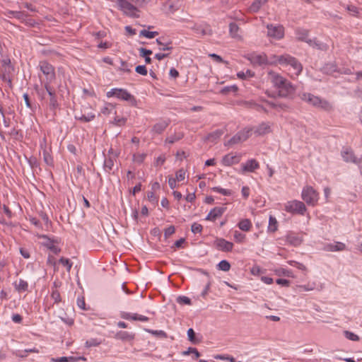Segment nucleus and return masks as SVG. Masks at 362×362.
<instances>
[{"mask_svg": "<svg viewBox=\"0 0 362 362\" xmlns=\"http://www.w3.org/2000/svg\"><path fill=\"white\" fill-rule=\"evenodd\" d=\"M223 134L222 130H216L214 132H211L209 134L208 139H216L219 138Z\"/></svg>", "mask_w": 362, "mask_h": 362, "instance_id": "nucleus-60", "label": "nucleus"}, {"mask_svg": "<svg viewBox=\"0 0 362 362\" xmlns=\"http://www.w3.org/2000/svg\"><path fill=\"white\" fill-rule=\"evenodd\" d=\"M288 263L290 265L293 266V267L298 268L300 270H302V271H305L306 270V267L303 264H302V263L296 262L294 260H290V261L288 262Z\"/></svg>", "mask_w": 362, "mask_h": 362, "instance_id": "nucleus-53", "label": "nucleus"}, {"mask_svg": "<svg viewBox=\"0 0 362 362\" xmlns=\"http://www.w3.org/2000/svg\"><path fill=\"white\" fill-rule=\"evenodd\" d=\"M43 154V160L45 163L49 165V166H53L54 165V160L51 154L47 151V148H44V151L42 152Z\"/></svg>", "mask_w": 362, "mask_h": 362, "instance_id": "nucleus-33", "label": "nucleus"}, {"mask_svg": "<svg viewBox=\"0 0 362 362\" xmlns=\"http://www.w3.org/2000/svg\"><path fill=\"white\" fill-rule=\"evenodd\" d=\"M107 98L115 97L120 100L129 102L131 105H136V98L127 90L124 88H114L107 92Z\"/></svg>", "mask_w": 362, "mask_h": 362, "instance_id": "nucleus-6", "label": "nucleus"}, {"mask_svg": "<svg viewBox=\"0 0 362 362\" xmlns=\"http://www.w3.org/2000/svg\"><path fill=\"white\" fill-rule=\"evenodd\" d=\"M346 248L344 243L341 242H335L334 243H329L324 246V250L327 252H338L343 251Z\"/></svg>", "mask_w": 362, "mask_h": 362, "instance_id": "nucleus-22", "label": "nucleus"}, {"mask_svg": "<svg viewBox=\"0 0 362 362\" xmlns=\"http://www.w3.org/2000/svg\"><path fill=\"white\" fill-rule=\"evenodd\" d=\"M252 76L253 74L250 70H247L245 72L240 71L237 74V76L240 79H245L248 77H252Z\"/></svg>", "mask_w": 362, "mask_h": 362, "instance_id": "nucleus-52", "label": "nucleus"}, {"mask_svg": "<svg viewBox=\"0 0 362 362\" xmlns=\"http://www.w3.org/2000/svg\"><path fill=\"white\" fill-rule=\"evenodd\" d=\"M135 71L136 73L142 75V76H146L147 75V69L145 65H139L136 67Z\"/></svg>", "mask_w": 362, "mask_h": 362, "instance_id": "nucleus-58", "label": "nucleus"}, {"mask_svg": "<svg viewBox=\"0 0 362 362\" xmlns=\"http://www.w3.org/2000/svg\"><path fill=\"white\" fill-rule=\"evenodd\" d=\"M268 0H255L251 4L250 10L251 12L256 13Z\"/></svg>", "mask_w": 362, "mask_h": 362, "instance_id": "nucleus-31", "label": "nucleus"}, {"mask_svg": "<svg viewBox=\"0 0 362 362\" xmlns=\"http://www.w3.org/2000/svg\"><path fill=\"white\" fill-rule=\"evenodd\" d=\"M274 272L278 276L293 277L292 271L285 269V268H283V267H279V268L274 269Z\"/></svg>", "mask_w": 362, "mask_h": 362, "instance_id": "nucleus-34", "label": "nucleus"}, {"mask_svg": "<svg viewBox=\"0 0 362 362\" xmlns=\"http://www.w3.org/2000/svg\"><path fill=\"white\" fill-rule=\"evenodd\" d=\"M137 313H131L127 312H122L121 317L127 320H137Z\"/></svg>", "mask_w": 362, "mask_h": 362, "instance_id": "nucleus-43", "label": "nucleus"}, {"mask_svg": "<svg viewBox=\"0 0 362 362\" xmlns=\"http://www.w3.org/2000/svg\"><path fill=\"white\" fill-rule=\"evenodd\" d=\"M115 158L114 157H105L103 164L104 170L110 173L114 167Z\"/></svg>", "mask_w": 362, "mask_h": 362, "instance_id": "nucleus-27", "label": "nucleus"}, {"mask_svg": "<svg viewBox=\"0 0 362 362\" xmlns=\"http://www.w3.org/2000/svg\"><path fill=\"white\" fill-rule=\"evenodd\" d=\"M276 62L286 66H290L293 71L291 72L292 76H298L303 69L301 64L293 57L289 54H283L277 57Z\"/></svg>", "mask_w": 362, "mask_h": 362, "instance_id": "nucleus-3", "label": "nucleus"}, {"mask_svg": "<svg viewBox=\"0 0 362 362\" xmlns=\"http://www.w3.org/2000/svg\"><path fill=\"white\" fill-rule=\"evenodd\" d=\"M300 98L302 100L317 108H320L325 110H329L332 108V105L328 101L322 100L320 97L309 93H302L300 95Z\"/></svg>", "mask_w": 362, "mask_h": 362, "instance_id": "nucleus-5", "label": "nucleus"}, {"mask_svg": "<svg viewBox=\"0 0 362 362\" xmlns=\"http://www.w3.org/2000/svg\"><path fill=\"white\" fill-rule=\"evenodd\" d=\"M218 269L223 272H228L230 269V264L227 260H221L217 264Z\"/></svg>", "mask_w": 362, "mask_h": 362, "instance_id": "nucleus-40", "label": "nucleus"}, {"mask_svg": "<svg viewBox=\"0 0 362 362\" xmlns=\"http://www.w3.org/2000/svg\"><path fill=\"white\" fill-rule=\"evenodd\" d=\"M202 230H203L202 226L198 223H194L192 225L191 230L194 234L201 233Z\"/></svg>", "mask_w": 362, "mask_h": 362, "instance_id": "nucleus-50", "label": "nucleus"}, {"mask_svg": "<svg viewBox=\"0 0 362 362\" xmlns=\"http://www.w3.org/2000/svg\"><path fill=\"white\" fill-rule=\"evenodd\" d=\"M165 161V156L161 155L156 158V160L155 161V165L156 166H160L164 164Z\"/></svg>", "mask_w": 362, "mask_h": 362, "instance_id": "nucleus-64", "label": "nucleus"}, {"mask_svg": "<svg viewBox=\"0 0 362 362\" xmlns=\"http://www.w3.org/2000/svg\"><path fill=\"white\" fill-rule=\"evenodd\" d=\"M59 263L66 268L67 272H70L73 263L67 258L61 257L59 260Z\"/></svg>", "mask_w": 362, "mask_h": 362, "instance_id": "nucleus-46", "label": "nucleus"}, {"mask_svg": "<svg viewBox=\"0 0 362 362\" xmlns=\"http://www.w3.org/2000/svg\"><path fill=\"white\" fill-rule=\"evenodd\" d=\"M156 42L160 46L159 48L160 50L165 51L173 49V47L170 46V42H163L161 38H158L156 39Z\"/></svg>", "mask_w": 362, "mask_h": 362, "instance_id": "nucleus-35", "label": "nucleus"}, {"mask_svg": "<svg viewBox=\"0 0 362 362\" xmlns=\"http://www.w3.org/2000/svg\"><path fill=\"white\" fill-rule=\"evenodd\" d=\"M144 331L148 333H150L154 336L160 337V338H166L167 337L166 333L163 330H153V329H144Z\"/></svg>", "mask_w": 362, "mask_h": 362, "instance_id": "nucleus-38", "label": "nucleus"}, {"mask_svg": "<svg viewBox=\"0 0 362 362\" xmlns=\"http://www.w3.org/2000/svg\"><path fill=\"white\" fill-rule=\"evenodd\" d=\"M77 305L81 310H86L85 300H84V298L83 296H81V297L78 296V298H77Z\"/></svg>", "mask_w": 362, "mask_h": 362, "instance_id": "nucleus-61", "label": "nucleus"}, {"mask_svg": "<svg viewBox=\"0 0 362 362\" xmlns=\"http://www.w3.org/2000/svg\"><path fill=\"white\" fill-rule=\"evenodd\" d=\"M185 174H186V172L184 169H180L175 173V177H176L175 179L177 181H182L185 178Z\"/></svg>", "mask_w": 362, "mask_h": 362, "instance_id": "nucleus-56", "label": "nucleus"}, {"mask_svg": "<svg viewBox=\"0 0 362 362\" xmlns=\"http://www.w3.org/2000/svg\"><path fill=\"white\" fill-rule=\"evenodd\" d=\"M44 88L50 98V99H49L50 108L52 110H55L58 107L59 104L57 102V96H56L54 90L51 87V86H44Z\"/></svg>", "mask_w": 362, "mask_h": 362, "instance_id": "nucleus-20", "label": "nucleus"}, {"mask_svg": "<svg viewBox=\"0 0 362 362\" xmlns=\"http://www.w3.org/2000/svg\"><path fill=\"white\" fill-rule=\"evenodd\" d=\"M37 67L45 77L44 81L42 82L43 86H51V83L56 79L54 67L45 60L40 61Z\"/></svg>", "mask_w": 362, "mask_h": 362, "instance_id": "nucleus-4", "label": "nucleus"}, {"mask_svg": "<svg viewBox=\"0 0 362 362\" xmlns=\"http://www.w3.org/2000/svg\"><path fill=\"white\" fill-rule=\"evenodd\" d=\"M35 90L37 92V96L40 100H44L46 95V90L43 89H39L37 87L35 88Z\"/></svg>", "mask_w": 362, "mask_h": 362, "instance_id": "nucleus-63", "label": "nucleus"}, {"mask_svg": "<svg viewBox=\"0 0 362 362\" xmlns=\"http://www.w3.org/2000/svg\"><path fill=\"white\" fill-rule=\"evenodd\" d=\"M238 88L236 85H232V86H228L224 87L222 89V93H227L229 92L236 93L238 91Z\"/></svg>", "mask_w": 362, "mask_h": 362, "instance_id": "nucleus-57", "label": "nucleus"}, {"mask_svg": "<svg viewBox=\"0 0 362 362\" xmlns=\"http://www.w3.org/2000/svg\"><path fill=\"white\" fill-rule=\"evenodd\" d=\"M168 124L169 122L168 121L160 120L153 125L152 132L154 134H160L167 128Z\"/></svg>", "mask_w": 362, "mask_h": 362, "instance_id": "nucleus-25", "label": "nucleus"}, {"mask_svg": "<svg viewBox=\"0 0 362 362\" xmlns=\"http://www.w3.org/2000/svg\"><path fill=\"white\" fill-rule=\"evenodd\" d=\"M286 240L290 245H293V246H298L302 243V239L299 236H298L292 233H290L286 235Z\"/></svg>", "mask_w": 362, "mask_h": 362, "instance_id": "nucleus-26", "label": "nucleus"}, {"mask_svg": "<svg viewBox=\"0 0 362 362\" xmlns=\"http://www.w3.org/2000/svg\"><path fill=\"white\" fill-rule=\"evenodd\" d=\"M284 210L288 213L303 215L306 211L305 204L298 200L287 202L284 205Z\"/></svg>", "mask_w": 362, "mask_h": 362, "instance_id": "nucleus-9", "label": "nucleus"}, {"mask_svg": "<svg viewBox=\"0 0 362 362\" xmlns=\"http://www.w3.org/2000/svg\"><path fill=\"white\" fill-rule=\"evenodd\" d=\"M226 209V207H214L209 211L205 219L206 221H215L216 218L223 215Z\"/></svg>", "mask_w": 362, "mask_h": 362, "instance_id": "nucleus-19", "label": "nucleus"}, {"mask_svg": "<svg viewBox=\"0 0 362 362\" xmlns=\"http://www.w3.org/2000/svg\"><path fill=\"white\" fill-rule=\"evenodd\" d=\"M324 71L327 74H332L337 71L336 66L332 64H326L324 68Z\"/></svg>", "mask_w": 362, "mask_h": 362, "instance_id": "nucleus-54", "label": "nucleus"}, {"mask_svg": "<svg viewBox=\"0 0 362 362\" xmlns=\"http://www.w3.org/2000/svg\"><path fill=\"white\" fill-rule=\"evenodd\" d=\"M268 78L280 96L286 97L294 91L292 84L279 74L271 71L268 72Z\"/></svg>", "mask_w": 362, "mask_h": 362, "instance_id": "nucleus-1", "label": "nucleus"}, {"mask_svg": "<svg viewBox=\"0 0 362 362\" xmlns=\"http://www.w3.org/2000/svg\"><path fill=\"white\" fill-rule=\"evenodd\" d=\"M239 27L235 23H230L229 24V33L233 38H239L238 35Z\"/></svg>", "mask_w": 362, "mask_h": 362, "instance_id": "nucleus-32", "label": "nucleus"}, {"mask_svg": "<svg viewBox=\"0 0 362 362\" xmlns=\"http://www.w3.org/2000/svg\"><path fill=\"white\" fill-rule=\"evenodd\" d=\"M135 333L127 331H118L115 333L114 338L123 342H132L135 339Z\"/></svg>", "mask_w": 362, "mask_h": 362, "instance_id": "nucleus-16", "label": "nucleus"}, {"mask_svg": "<svg viewBox=\"0 0 362 362\" xmlns=\"http://www.w3.org/2000/svg\"><path fill=\"white\" fill-rule=\"evenodd\" d=\"M113 112H115V106L111 103H107L100 110V112L105 115H109Z\"/></svg>", "mask_w": 362, "mask_h": 362, "instance_id": "nucleus-36", "label": "nucleus"}, {"mask_svg": "<svg viewBox=\"0 0 362 362\" xmlns=\"http://www.w3.org/2000/svg\"><path fill=\"white\" fill-rule=\"evenodd\" d=\"M187 337L189 340L193 344H197L200 341L195 336V332L192 328H189L187 330Z\"/></svg>", "mask_w": 362, "mask_h": 362, "instance_id": "nucleus-45", "label": "nucleus"}, {"mask_svg": "<svg viewBox=\"0 0 362 362\" xmlns=\"http://www.w3.org/2000/svg\"><path fill=\"white\" fill-rule=\"evenodd\" d=\"M251 131L252 129L250 128H245L240 131L228 141V143L230 144H236L247 140L250 135Z\"/></svg>", "mask_w": 362, "mask_h": 362, "instance_id": "nucleus-13", "label": "nucleus"}, {"mask_svg": "<svg viewBox=\"0 0 362 362\" xmlns=\"http://www.w3.org/2000/svg\"><path fill=\"white\" fill-rule=\"evenodd\" d=\"M146 156V153H136L133 156V160L137 163H141Z\"/></svg>", "mask_w": 362, "mask_h": 362, "instance_id": "nucleus-49", "label": "nucleus"}, {"mask_svg": "<svg viewBox=\"0 0 362 362\" xmlns=\"http://www.w3.org/2000/svg\"><path fill=\"white\" fill-rule=\"evenodd\" d=\"M267 28V36L270 38L279 40L284 36V28L281 25L268 24Z\"/></svg>", "mask_w": 362, "mask_h": 362, "instance_id": "nucleus-10", "label": "nucleus"}, {"mask_svg": "<svg viewBox=\"0 0 362 362\" xmlns=\"http://www.w3.org/2000/svg\"><path fill=\"white\" fill-rule=\"evenodd\" d=\"M211 191L220 193L224 196H230L232 194V191L230 189H224L221 187H214L211 188Z\"/></svg>", "mask_w": 362, "mask_h": 362, "instance_id": "nucleus-37", "label": "nucleus"}, {"mask_svg": "<svg viewBox=\"0 0 362 362\" xmlns=\"http://www.w3.org/2000/svg\"><path fill=\"white\" fill-rule=\"evenodd\" d=\"M8 18H15L21 22H25L27 14L23 11H8L6 13Z\"/></svg>", "mask_w": 362, "mask_h": 362, "instance_id": "nucleus-24", "label": "nucleus"}, {"mask_svg": "<svg viewBox=\"0 0 362 362\" xmlns=\"http://www.w3.org/2000/svg\"><path fill=\"white\" fill-rule=\"evenodd\" d=\"M175 231V228L173 226H170L169 227H168L167 228H165V232H164V236L165 237V238H168V237H170V235H172Z\"/></svg>", "mask_w": 362, "mask_h": 362, "instance_id": "nucleus-62", "label": "nucleus"}, {"mask_svg": "<svg viewBox=\"0 0 362 362\" xmlns=\"http://www.w3.org/2000/svg\"><path fill=\"white\" fill-rule=\"evenodd\" d=\"M271 132V125L268 122H262L256 127L255 134L257 136L264 135Z\"/></svg>", "mask_w": 362, "mask_h": 362, "instance_id": "nucleus-23", "label": "nucleus"}, {"mask_svg": "<svg viewBox=\"0 0 362 362\" xmlns=\"http://www.w3.org/2000/svg\"><path fill=\"white\" fill-rule=\"evenodd\" d=\"M259 168V163L253 158L247 160L245 163H242L241 165V170L243 173H252Z\"/></svg>", "mask_w": 362, "mask_h": 362, "instance_id": "nucleus-17", "label": "nucleus"}, {"mask_svg": "<svg viewBox=\"0 0 362 362\" xmlns=\"http://www.w3.org/2000/svg\"><path fill=\"white\" fill-rule=\"evenodd\" d=\"M100 344V341L97 339H90L86 341V346L88 348L97 346Z\"/></svg>", "mask_w": 362, "mask_h": 362, "instance_id": "nucleus-55", "label": "nucleus"}, {"mask_svg": "<svg viewBox=\"0 0 362 362\" xmlns=\"http://www.w3.org/2000/svg\"><path fill=\"white\" fill-rule=\"evenodd\" d=\"M216 247L223 252H230L233 248V243L223 238H218L215 241Z\"/></svg>", "mask_w": 362, "mask_h": 362, "instance_id": "nucleus-18", "label": "nucleus"}, {"mask_svg": "<svg viewBox=\"0 0 362 362\" xmlns=\"http://www.w3.org/2000/svg\"><path fill=\"white\" fill-rule=\"evenodd\" d=\"M278 222L275 217L270 216L269 218L268 232L274 233L277 230Z\"/></svg>", "mask_w": 362, "mask_h": 362, "instance_id": "nucleus-30", "label": "nucleus"}, {"mask_svg": "<svg viewBox=\"0 0 362 362\" xmlns=\"http://www.w3.org/2000/svg\"><path fill=\"white\" fill-rule=\"evenodd\" d=\"M158 35V33L156 31H148L146 30H142L140 31V33H139L140 36H144L148 39H153Z\"/></svg>", "mask_w": 362, "mask_h": 362, "instance_id": "nucleus-39", "label": "nucleus"}, {"mask_svg": "<svg viewBox=\"0 0 362 362\" xmlns=\"http://www.w3.org/2000/svg\"><path fill=\"white\" fill-rule=\"evenodd\" d=\"M247 58L254 65L260 66L267 63V57L264 53H250Z\"/></svg>", "mask_w": 362, "mask_h": 362, "instance_id": "nucleus-14", "label": "nucleus"}, {"mask_svg": "<svg viewBox=\"0 0 362 362\" xmlns=\"http://www.w3.org/2000/svg\"><path fill=\"white\" fill-rule=\"evenodd\" d=\"M41 238L43 239V241L42 243L43 246L46 247L54 254H58L59 252H60L61 250L57 246V242L56 240L48 238L45 235H42Z\"/></svg>", "mask_w": 362, "mask_h": 362, "instance_id": "nucleus-15", "label": "nucleus"}, {"mask_svg": "<svg viewBox=\"0 0 362 362\" xmlns=\"http://www.w3.org/2000/svg\"><path fill=\"white\" fill-rule=\"evenodd\" d=\"M233 238L236 243H242L245 240V235L238 230H235L233 233Z\"/></svg>", "mask_w": 362, "mask_h": 362, "instance_id": "nucleus-41", "label": "nucleus"}, {"mask_svg": "<svg viewBox=\"0 0 362 362\" xmlns=\"http://www.w3.org/2000/svg\"><path fill=\"white\" fill-rule=\"evenodd\" d=\"M302 199L308 205L314 206L319 200V193L311 186L303 187L301 192Z\"/></svg>", "mask_w": 362, "mask_h": 362, "instance_id": "nucleus-7", "label": "nucleus"}, {"mask_svg": "<svg viewBox=\"0 0 362 362\" xmlns=\"http://www.w3.org/2000/svg\"><path fill=\"white\" fill-rule=\"evenodd\" d=\"M198 36H211L213 34L212 29L206 23H194L190 28Z\"/></svg>", "mask_w": 362, "mask_h": 362, "instance_id": "nucleus-11", "label": "nucleus"}, {"mask_svg": "<svg viewBox=\"0 0 362 362\" xmlns=\"http://www.w3.org/2000/svg\"><path fill=\"white\" fill-rule=\"evenodd\" d=\"M52 361L54 362H74V358L72 356L66 357V356H62L59 358H52Z\"/></svg>", "mask_w": 362, "mask_h": 362, "instance_id": "nucleus-48", "label": "nucleus"}, {"mask_svg": "<svg viewBox=\"0 0 362 362\" xmlns=\"http://www.w3.org/2000/svg\"><path fill=\"white\" fill-rule=\"evenodd\" d=\"M344 335L346 339L351 341H358L359 339V337L356 334L349 331H344Z\"/></svg>", "mask_w": 362, "mask_h": 362, "instance_id": "nucleus-51", "label": "nucleus"}, {"mask_svg": "<svg viewBox=\"0 0 362 362\" xmlns=\"http://www.w3.org/2000/svg\"><path fill=\"white\" fill-rule=\"evenodd\" d=\"M298 288L300 291H310L315 288V283L313 282L305 285H300Z\"/></svg>", "mask_w": 362, "mask_h": 362, "instance_id": "nucleus-42", "label": "nucleus"}, {"mask_svg": "<svg viewBox=\"0 0 362 362\" xmlns=\"http://www.w3.org/2000/svg\"><path fill=\"white\" fill-rule=\"evenodd\" d=\"M241 157L242 156L240 153H228L222 158L221 165L228 167L238 164L241 160Z\"/></svg>", "mask_w": 362, "mask_h": 362, "instance_id": "nucleus-12", "label": "nucleus"}, {"mask_svg": "<svg viewBox=\"0 0 362 362\" xmlns=\"http://www.w3.org/2000/svg\"><path fill=\"white\" fill-rule=\"evenodd\" d=\"M177 303L180 304L190 305L191 300L187 296H179L177 299Z\"/></svg>", "mask_w": 362, "mask_h": 362, "instance_id": "nucleus-59", "label": "nucleus"}, {"mask_svg": "<svg viewBox=\"0 0 362 362\" xmlns=\"http://www.w3.org/2000/svg\"><path fill=\"white\" fill-rule=\"evenodd\" d=\"M341 156L344 161L358 164L359 160L354 156L352 150L346 148L341 151Z\"/></svg>", "mask_w": 362, "mask_h": 362, "instance_id": "nucleus-21", "label": "nucleus"}, {"mask_svg": "<svg viewBox=\"0 0 362 362\" xmlns=\"http://www.w3.org/2000/svg\"><path fill=\"white\" fill-rule=\"evenodd\" d=\"M308 30L304 28H298L295 30L296 37L299 41L305 42L309 46L320 50H327L328 46L318 41L316 38L309 39L308 38Z\"/></svg>", "mask_w": 362, "mask_h": 362, "instance_id": "nucleus-2", "label": "nucleus"}, {"mask_svg": "<svg viewBox=\"0 0 362 362\" xmlns=\"http://www.w3.org/2000/svg\"><path fill=\"white\" fill-rule=\"evenodd\" d=\"M252 226L251 221L247 218L243 219L238 223V228L243 231H249Z\"/></svg>", "mask_w": 362, "mask_h": 362, "instance_id": "nucleus-29", "label": "nucleus"}, {"mask_svg": "<svg viewBox=\"0 0 362 362\" xmlns=\"http://www.w3.org/2000/svg\"><path fill=\"white\" fill-rule=\"evenodd\" d=\"M51 298L54 300V303H59L61 301L60 293L57 289L52 291Z\"/></svg>", "mask_w": 362, "mask_h": 362, "instance_id": "nucleus-47", "label": "nucleus"}, {"mask_svg": "<svg viewBox=\"0 0 362 362\" xmlns=\"http://www.w3.org/2000/svg\"><path fill=\"white\" fill-rule=\"evenodd\" d=\"M118 8L122 13L129 17L139 18V10L127 0H115Z\"/></svg>", "mask_w": 362, "mask_h": 362, "instance_id": "nucleus-8", "label": "nucleus"}, {"mask_svg": "<svg viewBox=\"0 0 362 362\" xmlns=\"http://www.w3.org/2000/svg\"><path fill=\"white\" fill-rule=\"evenodd\" d=\"M95 117L93 113H88L87 115H82L81 117H76V119L84 122H88L94 119Z\"/></svg>", "mask_w": 362, "mask_h": 362, "instance_id": "nucleus-44", "label": "nucleus"}, {"mask_svg": "<svg viewBox=\"0 0 362 362\" xmlns=\"http://www.w3.org/2000/svg\"><path fill=\"white\" fill-rule=\"evenodd\" d=\"M14 287L19 293L25 292L28 290V283L26 281L20 279L18 281H16L14 283Z\"/></svg>", "mask_w": 362, "mask_h": 362, "instance_id": "nucleus-28", "label": "nucleus"}]
</instances>
